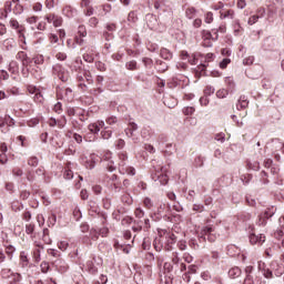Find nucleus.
I'll list each match as a JSON object with an SVG mask.
<instances>
[{
    "mask_svg": "<svg viewBox=\"0 0 284 284\" xmlns=\"http://www.w3.org/2000/svg\"><path fill=\"white\" fill-rule=\"evenodd\" d=\"M258 270L263 272V276L265 278H273V272L275 276H283L284 267L278 262L273 261L270 264V268L265 266V262H258Z\"/></svg>",
    "mask_w": 284,
    "mask_h": 284,
    "instance_id": "nucleus-1",
    "label": "nucleus"
},
{
    "mask_svg": "<svg viewBox=\"0 0 284 284\" xmlns=\"http://www.w3.org/2000/svg\"><path fill=\"white\" fill-rule=\"evenodd\" d=\"M120 174H129L134 176L136 171L132 166H128V153H119V163H118Z\"/></svg>",
    "mask_w": 284,
    "mask_h": 284,
    "instance_id": "nucleus-2",
    "label": "nucleus"
},
{
    "mask_svg": "<svg viewBox=\"0 0 284 284\" xmlns=\"http://www.w3.org/2000/svg\"><path fill=\"white\" fill-rule=\"evenodd\" d=\"M155 174L152 175V180L155 181V183H160V185H168V169L165 166L154 168Z\"/></svg>",
    "mask_w": 284,
    "mask_h": 284,
    "instance_id": "nucleus-3",
    "label": "nucleus"
},
{
    "mask_svg": "<svg viewBox=\"0 0 284 284\" xmlns=\"http://www.w3.org/2000/svg\"><path fill=\"white\" fill-rule=\"evenodd\" d=\"M202 239H207V241H210V243H214V241H216V234H214V227L212 226H204L202 229Z\"/></svg>",
    "mask_w": 284,
    "mask_h": 284,
    "instance_id": "nucleus-4",
    "label": "nucleus"
},
{
    "mask_svg": "<svg viewBox=\"0 0 284 284\" xmlns=\"http://www.w3.org/2000/svg\"><path fill=\"white\" fill-rule=\"evenodd\" d=\"M53 72L54 74H57L59 77L60 81H63L65 83V81H68L69 79V74L68 71H65V69H63V67H61L60 64H55L53 67Z\"/></svg>",
    "mask_w": 284,
    "mask_h": 284,
    "instance_id": "nucleus-5",
    "label": "nucleus"
},
{
    "mask_svg": "<svg viewBox=\"0 0 284 284\" xmlns=\"http://www.w3.org/2000/svg\"><path fill=\"white\" fill-rule=\"evenodd\" d=\"M101 128H105V122L102 120H98L95 123H91L88 125V130L91 134H98L101 132Z\"/></svg>",
    "mask_w": 284,
    "mask_h": 284,
    "instance_id": "nucleus-6",
    "label": "nucleus"
},
{
    "mask_svg": "<svg viewBox=\"0 0 284 284\" xmlns=\"http://www.w3.org/2000/svg\"><path fill=\"white\" fill-rule=\"evenodd\" d=\"M110 159H112V153L110 151H104L102 155V161H109L106 164V169L109 170V172H114V170H116V166H114V162L110 161Z\"/></svg>",
    "mask_w": 284,
    "mask_h": 284,
    "instance_id": "nucleus-7",
    "label": "nucleus"
},
{
    "mask_svg": "<svg viewBox=\"0 0 284 284\" xmlns=\"http://www.w3.org/2000/svg\"><path fill=\"white\" fill-rule=\"evenodd\" d=\"M250 243H252V245H263V243H265V235L252 233L250 235Z\"/></svg>",
    "mask_w": 284,
    "mask_h": 284,
    "instance_id": "nucleus-8",
    "label": "nucleus"
},
{
    "mask_svg": "<svg viewBox=\"0 0 284 284\" xmlns=\"http://www.w3.org/2000/svg\"><path fill=\"white\" fill-rule=\"evenodd\" d=\"M16 58L22 62V65H30V63H32V59H30L28 54L23 51H19Z\"/></svg>",
    "mask_w": 284,
    "mask_h": 284,
    "instance_id": "nucleus-9",
    "label": "nucleus"
},
{
    "mask_svg": "<svg viewBox=\"0 0 284 284\" xmlns=\"http://www.w3.org/2000/svg\"><path fill=\"white\" fill-rule=\"evenodd\" d=\"M99 161V156L97 154H91L89 160L84 162V165L88 170H94L97 162Z\"/></svg>",
    "mask_w": 284,
    "mask_h": 284,
    "instance_id": "nucleus-10",
    "label": "nucleus"
},
{
    "mask_svg": "<svg viewBox=\"0 0 284 284\" xmlns=\"http://www.w3.org/2000/svg\"><path fill=\"white\" fill-rule=\"evenodd\" d=\"M250 105V101H247V98L245 95H241L237 103H236V109L237 110H245Z\"/></svg>",
    "mask_w": 284,
    "mask_h": 284,
    "instance_id": "nucleus-11",
    "label": "nucleus"
},
{
    "mask_svg": "<svg viewBox=\"0 0 284 284\" xmlns=\"http://www.w3.org/2000/svg\"><path fill=\"white\" fill-rule=\"evenodd\" d=\"M272 216H274L273 211H265L264 214L260 216L258 225H265V223H267V219H272Z\"/></svg>",
    "mask_w": 284,
    "mask_h": 284,
    "instance_id": "nucleus-12",
    "label": "nucleus"
},
{
    "mask_svg": "<svg viewBox=\"0 0 284 284\" xmlns=\"http://www.w3.org/2000/svg\"><path fill=\"white\" fill-rule=\"evenodd\" d=\"M55 267L58 270V272H60L61 274H64V272H68V263H65V261L62 260H58L55 261Z\"/></svg>",
    "mask_w": 284,
    "mask_h": 284,
    "instance_id": "nucleus-13",
    "label": "nucleus"
},
{
    "mask_svg": "<svg viewBox=\"0 0 284 284\" xmlns=\"http://www.w3.org/2000/svg\"><path fill=\"white\" fill-rule=\"evenodd\" d=\"M43 251V245L37 244V247L33 250V260L36 263L41 262V252Z\"/></svg>",
    "mask_w": 284,
    "mask_h": 284,
    "instance_id": "nucleus-14",
    "label": "nucleus"
},
{
    "mask_svg": "<svg viewBox=\"0 0 284 284\" xmlns=\"http://www.w3.org/2000/svg\"><path fill=\"white\" fill-rule=\"evenodd\" d=\"M236 13H234V10H222L220 11V19H234Z\"/></svg>",
    "mask_w": 284,
    "mask_h": 284,
    "instance_id": "nucleus-15",
    "label": "nucleus"
},
{
    "mask_svg": "<svg viewBox=\"0 0 284 284\" xmlns=\"http://www.w3.org/2000/svg\"><path fill=\"white\" fill-rule=\"evenodd\" d=\"M242 271L239 266L232 267L231 270H229V276L230 278H239V276H241Z\"/></svg>",
    "mask_w": 284,
    "mask_h": 284,
    "instance_id": "nucleus-16",
    "label": "nucleus"
},
{
    "mask_svg": "<svg viewBox=\"0 0 284 284\" xmlns=\"http://www.w3.org/2000/svg\"><path fill=\"white\" fill-rule=\"evenodd\" d=\"M219 31L213 30V33L215 34V38L212 36V32L210 31H204L203 32V39L204 41H210V39H212L213 41H216V39H219V34L216 33Z\"/></svg>",
    "mask_w": 284,
    "mask_h": 284,
    "instance_id": "nucleus-17",
    "label": "nucleus"
},
{
    "mask_svg": "<svg viewBox=\"0 0 284 284\" xmlns=\"http://www.w3.org/2000/svg\"><path fill=\"white\" fill-rule=\"evenodd\" d=\"M8 12H12V1L6 2L4 13H1L0 19H8Z\"/></svg>",
    "mask_w": 284,
    "mask_h": 284,
    "instance_id": "nucleus-18",
    "label": "nucleus"
},
{
    "mask_svg": "<svg viewBox=\"0 0 284 284\" xmlns=\"http://www.w3.org/2000/svg\"><path fill=\"white\" fill-rule=\"evenodd\" d=\"M101 138L106 140L112 139V130L108 126H104V129L101 131Z\"/></svg>",
    "mask_w": 284,
    "mask_h": 284,
    "instance_id": "nucleus-19",
    "label": "nucleus"
},
{
    "mask_svg": "<svg viewBox=\"0 0 284 284\" xmlns=\"http://www.w3.org/2000/svg\"><path fill=\"white\" fill-rule=\"evenodd\" d=\"M234 34L235 37H239V34H241V32H243V27H241V21L240 20H234Z\"/></svg>",
    "mask_w": 284,
    "mask_h": 284,
    "instance_id": "nucleus-20",
    "label": "nucleus"
},
{
    "mask_svg": "<svg viewBox=\"0 0 284 284\" xmlns=\"http://www.w3.org/2000/svg\"><path fill=\"white\" fill-rule=\"evenodd\" d=\"M154 9L161 10L162 12H165V0H155L154 1Z\"/></svg>",
    "mask_w": 284,
    "mask_h": 284,
    "instance_id": "nucleus-21",
    "label": "nucleus"
},
{
    "mask_svg": "<svg viewBox=\"0 0 284 284\" xmlns=\"http://www.w3.org/2000/svg\"><path fill=\"white\" fill-rule=\"evenodd\" d=\"M160 55L165 60L170 61L172 59V52L168 49H161Z\"/></svg>",
    "mask_w": 284,
    "mask_h": 284,
    "instance_id": "nucleus-22",
    "label": "nucleus"
},
{
    "mask_svg": "<svg viewBox=\"0 0 284 284\" xmlns=\"http://www.w3.org/2000/svg\"><path fill=\"white\" fill-rule=\"evenodd\" d=\"M87 270L90 274H97V272H98V268H97V266H94L93 261H88L87 262Z\"/></svg>",
    "mask_w": 284,
    "mask_h": 284,
    "instance_id": "nucleus-23",
    "label": "nucleus"
},
{
    "mask_svg": "<svg viewBox=\"0 0 284 284\" xmlns=\"http://www.w3.org/2000/svg\"><path fill=\"white\" fill-rule=\"evenodd\" d=\"M99 236H101L100 231L98 229H91L90 231L91 241H99Z\"/></svg>",
    "mask_w": 284,
    "mask_h": 284,
    "instance_id": "nucleus-24",
    "label": "nucleus"
},
{
    "mask_svg": "<svg viewBox=\"0 0 284 284\" xmlns=\"http://www.w3.org/2000/svg\"><path fill=\"white\" fill-rule=\"evenodd\" d=\"M106 125H116L119 123V118L115 115H110L105 119Z\"/></svg>",
    "mask_w": 284,
    "mask_h": 284,
    "instance_id": "nucleus-25",
    "label": "nucleus"
},
{
    "mask_svg": "<svg viewBox=\"0 0 284 284\" xmlns=\"http://www.w3.org/2000/svg\"><path fill=\"white\" fill-rule=\"evenodd\" d=\"M165 239L168 245H174V243H176V235H174L173 233H168Z\"/></svg>",
    "mask_w": 284,
    "mask_h": 284,
    "instance_id": "nucleus-26",
    "label": "nucleus"
},
{
    "mask_svg": "<svg viewBox=\"0 0 284 284\" xmlns=\"http://www.w3.org/2000/svg\"><path fill=\"white\" fill-rule=\"evenodd\" d=\"M204 161H205V160L203 159V156L197 155V156L194 159V162H193L194 168H203Z\"/></svg>",
    "mask_w": 284,
    "mask_h": 284,
    "instance_id": "nucleus-27",
    "label": "nucleus"
},
{
    "mask_svg": "<svg viewBox=\"0 0 284 284\" xmlns=\"http://www.w3.org/2000/svg\"><path fill=\"white\" fill-rule=\"evenodd\" d=\"M206 68H207V65H205V64L197 65V68L195 70V77H203V73L205 72Z\"/></svg>",
    "mask_w": 284,
    "mask_h": 284,
    "instance_id": "nucleus-28",
    "label": "nucleus"
},
{
    "mask_svg": "<svg viewBox=\"0 0 284 284\" xmlns=\"http://www.w3.org/2000/svg\"><path fill=\"white\" fill-rule=\"evenodd\" d=\"M43 93H41V89L38 90V92L33 97V101L36 103H43Z\"/></svg>",
    "mask_w": 284,
    "mask_h": 284,
    "instance_id": "nucleus-29",
    "label": "nucleus"
},
{
    "mask_svg": "<svg viewBox=\"0 0 284 284\" xmlns=\"http://www.w3.org/2000/svg\"><path fill=\"white\" fill-rule=\"evenodd\" d=\"M247 166L250 168V170H254V171H258L261 170V164L258 163V161H250L247 162Z\"/></svg>",
    "mask_w": 284,
    "mask_h": 284,
    "instance_id": "nucleus-30",
    "label": "nucleus"
},
{
    "mask_svg": "<svg viewBox=\"0 0 284 284\" xmlns=\"http://www.w3.org/2000/svg\"><path fill=\"white\" fill-rule=\"evenodd\" d=\"M175 274H183L185 270H187V266L184 263H179V266H174Z\"/></svg>",
    "mask_w": 284,
    "mask_h": 284,
    "instance_id": "nucleus-31",
    "label": "nucleus"
},
{
    "mask_svg": "<svg viewBox=\"0 0 284 284\" xmlns=\"http://www.w3.org/2000/svg\"><path fill=\"white\" fill-rule=\"evenodd\" d=\"M10 283H21V274L11 273Z\"/></svg>",
    "mask_w": 284,
    "mask_h": 284,
    "instance_id": "nucleus-32",
    "label": "nucleus"
},
{
    "mask_svg": "<svg viewBox=\"0 0 284 284\" xmlns=\"http://www.w3.org/2000/svg\"><path fill=\"white\" fill-rule=\"evenodd\" d=\"M12 271L10 268H4L1 271L2 278H11L12 277Z\"/></svg>",
    "mask_w": 284,
    "mask_h": 284,
    "instance_id": "nucleus-33",
    "label": "nucleus"
},
{
    "mask_svg": "<svg viewBox=\"0 0 284 284\" xmlns=\"http://www.w3.org/2000/svg\"><path fill=\"white\" fill-rule=\"evenodd\" d=\"M215 92V89L214 87L212 85H207L205 89H204V94L205 97H212V94H214Z\"/></svg>",
    "mask_w": 284,
    "mask_h": 284,
    "instance_id": "nucleus-34",
    "label": "nucleus"
},
{
    "mask_svg": "<svg viewBox=\"0 0 284 284\" xmlns=\"http://www.w3.org/2000/svg\"><path fill=\"white\" fill-rule=\"evenodd\" d=\"M172 263H173V267H179V263H181L179 253H173Z\"/></svg>",
    "mask_w": 284,
    "mask_h": 284,
    "instance_id": "nucleus-35",
    "label": "nucleus"
},
{
    "mask_svg": "<svg viewBox=\"0 0 284 284\" xmlns=\"http://www.w3.org/2000/svg\"><path fill=\"white\" fill-rule=\"evenodd\" d=\"M185 14H186L187 19H194V14H196V9L189 8V9H186Z\"/></svg>",
    "mask_w": 284,
    "mask_h": 284,
    "instance_id": "nucleus-36",
    "label": "nucleus"
},
{
    "mask_svg": "<svg viewBox=\"0 0 284 284\" xmlns=\"http://www.w3.org/2000/svg\"><path fill=\"white\" fill-rule=\"evenodd\" d=\"M40 267L43 274H48V272L50 271V264L48 262H42Z\"/></svg>",
    "mask_w": 284,
    "mask_h": 284,
    "instance_id": "nucleus-37",
    "label": "nucleus"
},
{
    "mask_svg": "<svg viewBox=\"0 0 284 284\" xmlns=\"http://www.w3.org/2000/svg\"><path fill=\"white\" fill-rule=\"evenodd\" d=\"M230 63H232V60H230L229 58H225L223 59L221 62H220V68L222 70H225V68H227V65H230Z\"/></svg>",
    "mask_w": 284,
    "mask_h": 284,
    "instance_id": "nucleus-38",
    "label": "nucleus"
},
{
    "mask_svg": "<svg viewBox=\"0 0 284 284\" xmlns=\"http://www.w3.org/2000/svg\"><path fill=\"white\" fill-rule=\"evenodd\" d=\"M78 36L79 37H88V31L85 30V26H80L78 28Z\"/></svg>",
    "mask_w": 284,
    "mask_h": 284,
    "instance_id": "nucleus-39",
    "label": "nucleus"
},
{
    "mask_svg": "<svg viewBox=\"0 0 284 284\" xmlns=\"http://www.w3.org/2000/svg\"><path fill=\"white\" fill-rule=\"evenodd\" d=\"M44 58L41 54H38L33 58V62L36 63V65H41L43 64Z\"/></svg>",
    "mask_w": 284,
    "mask_h": 284,
    "instance_id": "nucleus-40",
    "label": "nucleus"
},
{
    "mask_svg": "<svg viewBox=\"0 0 284 284\" xmlns=\"http://www.w3.org/2000/svg\"><path fill=\"white\" fill-rule=\"evenodd\" d=\"M134 215L136 219H143V216H145V212L143 211V209L138 207L135 209Z\"/></svg>",
    "mask_w": 284,
    "mask_h": 284,
    "instance_id": "nucleus-41",
    "label": "nucleus"
},
{
    "mask_svg": "<svg viewBox=\"0 0 284 284\" xmlns=\"http://www.w3.org/2000/svg\"><path fill=\"white\" fill-rule=\"evenodd\" d=\"M28 165H31L32 168H37L39 165V159L37 156H32L28 161Z\"/></svg>",
    "mask_w": 284,
    "mask_h": 284,
    "instance_id": "nucleus-42",
    "label": "nucleus"
},
{
    "mask_svg": "<svg viewBox=\"0 0 284 284\" xmlns=\"http://www.w3.org/2000/svg\"><path fill=\"white\" fill-rule=\"evenodd\" d=\"M53 110L57 114H61L63 112V105L61 104V102L55 103Z\"/></svg>",
    "mask_w": 284,
    "mask_h": 284,
    "instance_id": "nucleus-43",
    "label": "nucleus"
},
{
    "mask_svg": "<svg viewBox=\"0 0 284 284\" xmlns=\"http://www.w3.org/2000/svg\"><path fill=\"white\" fill-rule=\"evenodd\" d=\"M214 139L219 141V143H225V133H216Z\"/></svg>",
    "mask_w": 284,
    "mask_h": 284,
    "instance_id": "nucleus-44",
    "label": "nucleus"
},
{
    "mask_svg": "<svg viewBox=\"0 0 284 284\" xmlns=\"http://www.w3.org/2000/svg\"><path fill=\"white\" fill-rule=\"evenodd\" d=\"M69 245L70 244L67 241H62L58 244V247H59V250H61V252H65V250H68Z\"/></svg>",
    "mask_w": 284,
    "mask_h": 284,
    "instance_id": "nucleus-45",
    "label": "nucleus"
},
{
    "mask_svg": "<svg viewBox=\"0 0 284 284\" xmlns=\"http://www.w3.org/2000/svg\"><path fill=\"white\" fill-rule=\"evenodd\" d=\"M193 212H205V206L203 204H194Z\"/></svg>",
    "mask_w": 284,
    "mask_h": 284,
    "instance_id": "nucleus-46",
    "label": "nucleus"
},
{
    "mask_svg": "<svg viewBox=\"0 0 284 284\" xmlns=\"http://www.w3.org/2000/svg\"><path fill=\"white\" fill-rule=\"evenodd\" d=\"M216 97H217V99H225V97H227V90H225V89L219 90L216 92Z\"/></svg>",
    "mask_w": 284,
    "mask_h": 284,
    "instance_id": "nucleus-47",
    "label": "nucleus"
},
{
    "mask_svg": "<svg viewBox=\"0 0 284 284\" xmlns=\"http://www.w3.org/2000/svg\"><path fill=\"white\" fill-rule=\"evenodd\" d=\"M61 23H63V19H61V17L55 16L54 19H53L54 28L61 27Z\"/></svg>",
    "mask_w": 284,
    "mask_h": 284,
    "instance_id": "nucleus-48",
    "label": "nucleus"
},
{
    "mask_svg": "<svg viewBox=\"0 0 284 284\" xmlns=\"http://www.w3.org/2000/svg\"><path fill=\"white\" fill-rule=\"evenodd\" d=\"M55 59H58V61H65L68 59V54H65V52H58L55 54Z\"/></svg>",
    "mask_w": 284,
    "mask_h": 284,
    "instance_id": "nucleus-49",
    "label": "nucleus"
},
{
    "mask_svg": "<svg viewBox=\"0 0 284 284\" xmlns=\"http://www.w3.org/2000/svg\"><path fill=\"white\" fill-rule=\"evenodd\" d=\"M144 207H148V210H151V207H153V203L152 200L150 197H145L143 201Z\"/></svg>",
    "mask_w": 284,
    "mask_h": 284,
    "instance_id": "nucleus-50",
    "label": "nucleus"
},
{
    "mask_svg": "<svg viewBox=\"0 0 284 284\" xmlns=\"http://www.w3.org/2000/svg\"><path fill=\"white\" fill-rule=\"evenodd\" d=\"M9 23H10V28H12L13 30H19L20 28L19 21H17L16 19H11Z\"/></svg>",
    "mask_w": 284,
    "mask_h": 284,
    "instance_id": "nucleus-51",
    "label": "nucleus"
},
{
    "mask_svg": "<svg viewBox=\"0 0 284 284\" xmlns=\"http://www.w3.org/2000/svg\"><path fill=\"white\" fill-rule=\"evenodd\" d=\"M37 222H38L40 227L45 224V217H43V214H38L37 215Z\"/></svg>",
    "mask_w": 284,
    "mask_h": 284,
    "instance_id": "nucleus-52",
    "label": "nucleus"
},
{
    "mask_svg": "<svg viewBox=\"0 0 284 284\" xmlns=\"http://www.w3.org/2000/svg\"><path fill=\"white\" fill-rule=\"evenodd\" d=\"M126 70H136V61L132 60L130 62H126Z\"/></svg>",
    "mask_w": 284,
    "mask_h": 284,
    "instance_id": "nucleus-53",
    "label": "nucleus"
},
{
    "mask_svg": "<svg viewBox=\"0 0 284 284\" xmlns=\"http://www.w3.org/2000/svg\"><path fill=\"white\" fill-rule=\"evenodd\" d=\"M254 63V57L250 55L243 60L244 65H252Z\"/></svg>",
    "mask_w": 284,
    "mask_h": 284,
    "instance_id": "nucleus-54",
    "label": "nucleus"
},
{
    "mask_svg": "<svg viewBox=\"0 0 284 284\" xmlns=\"http://www.w3.org/2000/svg\"><path fill=\"white\" fill-rule=\"evenodd\" d=\"M212 21H214V13L206 12V14H205V23H212Z\"/></svg>",
    "mask_w": 284,
    "mask_h": 284,
    "instance_id": "nucleus-55",
    "label": "nucleus"
},
{
    "mask_svg": "<svg viewBox=\"0 0 284 284\" xmlns=\"http://www.w3.org/2000/svg\"><path fill=\"white\" fill-rule=\"evenodd\" d=\"M83 39H85V37H80V36H75V38H74V42L78 44V45H83V43H85V40H83Z\"/></svg>",
    "mask_w": 284,
    "mask_h": 284,
    "instance_id": "nucleus-56",
    "label": "nucleus"
},
{
    "mask_svg": "<svg viewBox=\"0 0 284 284\" xmlns=\"http://www.w3.org/2000/svg\"><path fill=\"white\" fill-rule=\"evenodd\" d=\"M99 232H100V236H102V239H105V236H108V234H110V230L108 227L99 229Z\"/></svg>",
    "mask_w": 284,
    "mask_h": 284,
    "instance_id": "nucleus-57",
    "label": "nucleus"
},
{
    "mask_svg": "<svg viewBox=\"0 0 284 284\" xmlns=\"http://www.w3.org/2000/svg\"><path fill=\"white\" fill-rule=\"evenodd\" d=\"M69 134H72L74 141H77L78 143H83V136H81V134L72 133V132H70Z\"/></svg>",
    "mask_w": 284,
    "mask_h": 284,
    "instance_id": "nucleus-58",
    "label": "nucleus"
},
{
    "mask_svg": "<svg viewBox=\"0 0 284 284\" xmlns=\"http://www.w3.org/2000/svg\"><path fill=\"white\" fill-rule=\"evenodd\" d=\"M33 232H34V224H27L26 225V233L27 234H33Z\"/></svg>",
    "mask_w": 284,
    "mask_h": 284,
    "instance_id": "nucleus-59",
    "label": "nucleus"
},
{
    "mask_svg": "<svg viewBox=\"0 0 284 284\" xmlns=\"http://www.w3.org/2000/svg\"><path fill=\"white\" fill-rule=\"evenodd\" d=\"M74 178V173L71 170H67L64 171V179H67V181H70V179Z\"/></svg>",
    "mask_w": 284,
    "mask_h": 284,
    "instance_id": "nucleus-60",
    "label": "nucleus"
},
{
    "mask_svg": "<svg viewBox=\"0 0 284 284\" xmlns=\"http://www.w3.org/2000/svg\"><path fill=\"white\" fill-rule=\"evenodd\" d=\"M258 19H261V17L258 16H252L250 19H248V26H254V23H256L258 21Z\"/></svg>",
    "mask_w": 284,
    "mask_h": 284,
    "instance_id": "nucleus-61",
    "label": "nucleus"
},
{
    "mask_svg": "<svg viewBox=\"0 0 284 284\" xmlns=\"http://www.w3.org/2000/svg\"><path fill=\"white\" fill-rule=\"evenodd\" d=\"M27 90H28L29 94H36L39 92V89H37V87H34V85H29L27 88Z\"/></svg>",
    "mask_w": 284,
    "mask_h": 284,
    "instance_id": "nucleus-62",
    "label": "nucleus"
},
{
    "mask_svg": "<svg viewBox=\"0 0 284 284\" xmlns=\"http://www.w3.org/2000/svg\"><path fill=\"white\" fill-rule=\"evenodd\" d=\"M142 61H143L145 68H152V63H153L152 59L144 58Z\"/></svg>",
    "mask_w": 284,
    "mask_h": 284,
    "instance_id": "nucleus-63",
    "label": "nucleus"
},
{
    "mask_svg": "<svg viewBox=\"0 0 284 284\" xmlns=\"http://www.w3.org/2000/svg\"><path fill=\"white\" fill-rule=\"evenodd\" d=\"M244 284H254V278L252 277V275H246V277L244 278Z\"/></svg>",
    "mask_w": 284,
    "mask_h": 284,
    "instance_id": "nucleus-64",
    "label": "nucleus"
}]
</instances>
